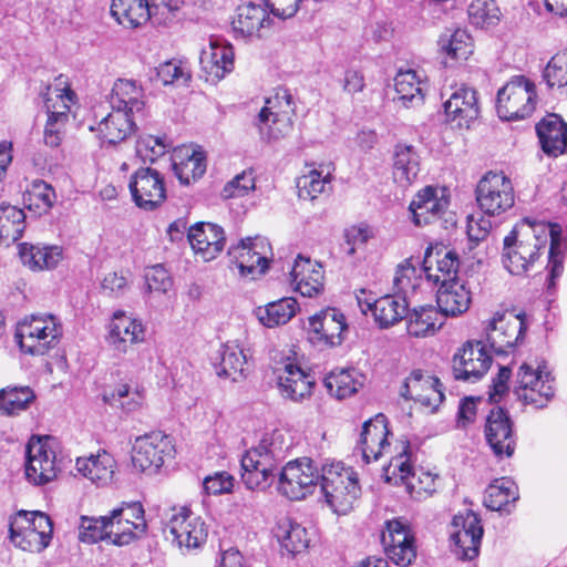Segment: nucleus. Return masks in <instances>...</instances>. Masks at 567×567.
I'll use <instances>...</instances> for the list:
<instances>
[{"mask_svg":"<svg viewBox=\"0 0 567 567\" xmlns=\"http://www.w3.org/2000/svg\"><path fill=\"white\" fill-rule=\"evenodd\" d=\"M288 446L281 431L266 433L257 446L241 457V480L249 489H265L278 477V491L291 501L310 495L320 482L321 467L310 457L289 461L280 472L279 463L285 458Z\"/></svg>","mask_w":567,"mask_h":567,"instance_id":"1","label":"nucleus"},{"mask_svg":"<svg viewBox=\"0 0 567 567\" xmlns=\"http://www.w3.org/2000/svg\"><path fill=\"white\" fill-rule=\"evenodd\" d=\"M548 249L549 278L547 287H555V280L564 271V258L566 243L563 240L561 227L558 224L543 221H529L524 219L516 224L504 238L502 264L503 267L515 276L527 272L536 260Z\"/></svg>","mask_w":567,"mask_h":567,"instance_id":"2","label":"nucleus"},{"mask_svg":"<svg viewBox=\"0 0 567 567\" xmlns=\"http://www.w3.org/2000/svg\"><path fill=\"white\" fill-rule=\"evenodd\" d=\"M320 486L326 503L338 515L347 514L361 492L357 472L338 461L321 465Z\"/></svg>","mask_w":567,"mask_h":567,"instance_id":"3","label":"nucleus"},{"mask_svg":"<svg viewBox=\"0 0 567 567\" xmlns=\"http://www.w3.org/2000/svg\"><path fill=\"white\" fill-rule=\"evenodd\" d=\"M62 333V324L55 316L40 313L19 322L16 339L24 353L43 355L58 344Z\"/></svg>","mask_w":567,"mask_h":567,"instance_id":"4","label":"nucleus"},{"mask_svg":"<svg viewBox=\"0 0 567 567\" xmlns=\"http://www.w3.org/2000/svg\"><path fill=\"white\" fill-rule=\"evenodd\" d=\"M295 103L287 89H278L260 110L256 126L261 140L270 142L288 136L293 127Z\"/></svg>","mask_w":567,"mask_h":567,"instance_id":"5","label":"nucleus"},{"mask_svg":"<svg viewBox=\"0 0 567 567\" xmlns=\"http://www.w3.org/2000/svg\"><path fill=\"white\" fill-rule=\"evenodd\" d=\"M59 443L53 437L32 439L27 446L25 478L35 486L54 481L62 470Z\"/></svg>","mask_w":567,"mask_h":567,"instance_id":"6","label":"nucleus"},{"mask_svg":"<svg viewBox=\"0 0 567 567\" xmlns=\"http://www.w3.org/2000/svg\"><path fill=\"white\" fill-rule=\"evenodd\" d=\"M52 532V522L42 512L21 511L10 519V539L22 550H43L50 544Z\"/></svg>","mask_w":567,"mask_h":567,"instance_id":"7","label":"nucleus"},{"mask_svg":"<svg viewBox=\"0 0 567 567\" xmlns=\"http://www.w3.org/2000/svg\"><path fill=\"white\" fill-rule=\"evenodd\" d=\"M535 86L523 75H516L498 89V118L516 121L528 117L535 110Z\"/></svg>","mask_w":567,"mask_h":567,"instance_id":"8","label":"nucleus"},{"mask_svg":"<svg viewBox=\"0 0 567 567\" xmlns=\"http://www.w3.org/2000/svg\"><path fill=\"white\" fill-rule=\"evenodd\" d=\"M517 395L527 404L544 408L554 396L555 379L545 361L523 363L517 374Z\"/></svg>","mask_w":567,"mask_h":567,"instance_id":"9","label":"nucleus"},{"mask_svg":"<svg viewBox=\"0 0 567 567\" xmlns=\"http://www.w3.org/2000/svg\"><path fill=\"white\" fill-rule=\"evenodd\" d=\"M494 358L493 344L467 341L452 359V372L456 380L476 382L491 369Z\"/></svg>","mask_w":567,"mask_h":567,"instance_id":"10","label":"nucleus"},{"mask_svg":"<svg viewBox=\"0 0 567 567\" xmlns=\"http://www.w3.org/2000/svg\"><path fill=\"white\" fill-rule=\"evenodd\" d=\"M450 547L462 560H471L478 555L483 536L481 519L471 509L454 515L450 524Z\"/></svg>","mask_w":567,"mask_h":567,"instance_id":"11","label":"nucleus"},{"mask_svg":"<svg viewBox=\"0 0 567 567\" xmlns=\"http://www.w3.org/2000/svg\"><path fill=\"white\" fill-rule=\"evenodd\" d=\"M496 194V173L487 172L478 182L476 187V202L481 213L471 215L467 218V236L471 241L484 240L492 230Z\"/></svg>","mask_w":567,"mask_h":567,"instance_id":"12","label":"nucleus"},{"mask_svg":"<svg viewBox=\"0 0 567 567\" xmlns=\"http://www.w3.org/2000/svg\"><path fill=\"white\" fill-rule=\"evenodd\" d=\"M166 530L179 548H199L207 540L208 526L188 507H174L166 524Z\"/></svg>","mask_w":567,"mask_h":567,"instance_id":"13","label":"nucleus"},{"mask_svg":"<svg viewBox=\"0 0 567 567\" xmlns=\"http://www.w3.org/2000/svg\"><path fill=\"white\" fill-rule=\"evenodd\" d=\"M228 254L235 260L240 276L255 279L268 269L272 249L267 238L256 236L229 247Z\"/></svg>","mask_w":567,"mask_h":567,"instance_id":"14","label":"nucleus"},{"mask_svg":"<svg viewBox=\"0 0 567 567\" xmlns=\"http://www.w3.org/2000/svg\"><path fill=\"white\" fill-rule=\"evenodd\" d=\"M128 189L135 205L144 210H154L166 199L164 175L152 167H140L130 177Z\"/></svg>","mask_w":567,"mask_h":567,"instance_id":"15","label":"nucleus"},{"mask_svg":"<svg viewBox=\"0 0 567 567\" xmlns=\"http://www.w3.org/2000/svg\"><path fill=\"white\" fill-rule=\"evenodd\" d=\"M174 446L168 435L162 432H152L136 437L132 464L140 472H156L167 458H173Z\"/></svg>","mask_w":567,"mask_h":567,"instance_id":"16","label":"nucleus"},{"mask_svg":"<svg viewBox=\"0 0 567 567\" xmlns=\"http://www.w3.org/2000/svg\"><path fill=\"white\" fill-rule=\"evenodd\" d=\"M381 544L389 560L406 567L416 558L415 538L409 525L400 519L385 523L381 533Z\"/></svg>","mask_w":567,"mask_h":567,"instance_id":"17","label":"nucleus"},{"mask_svg":"<svg viewBox=\"0 0 567 567\" xmlns=\"http://www.w3.org/2000/svg\"><path fill=\"white\" fill-rule=\"evenodd\" d=\"M348 329L344 315L328 308L309 318L308 339L319 349L340 346Z\"/></svg>","mask_w":567,"mask_h":567,"instance_id":"18","label":"nucleus"},{"mask_svg":"<svg viewBox=\"0 0 567 567\" xmlns=\"http://www.w3.org/2000/svg\"><path fill=\"white\" fill-rule=\"evenodd\" d=\"M458 256L440 245H430L424 254L422 271L427 284L450 287L457 281Z\"/></svg>","mask_w":567,"mask_h":567,"instance_id":"19","label":"nucleus"},{"mask_svg":"<svg viewBox=\"0 0 567 567\" xmlns=\"http://www.w3.org/2000/svg\"><path fill=\"white\" fill-rule=\"evenodd\" d=\"M401 396L420 403L427 412H435L444 400V392L440 380L421 370H414L405 379Z\"/></svg>","mask_w":567,"mask_h":567,"instance_id":"20","label":"nucleus"},{"mask_svg":"<svg viewBox=\"0 0 567 567\" xmlns=\"http://www.w3.org/2000/svg\"><path fill=\"white\" fill-rule=\"evenodd\" d=\"M106 329V343L120 354L126 353L131 346L145 340V327L142 321L123 310L113 312Z\"/></svg>","mask_w":567,"mask_h":567,"instance_id":"21","label":"nucleus"},{"mask_svg":"<svg viewBox=\"0 0 567 567\" xmlns=\"http://www.w3.org/2000/svg\"><path fill=\"white\" fill-rule=\"evenodd\" d=\"M449 205L450 197L445 187L425 186L416 193L409 210L413 224L422 227L439 219Z\"/></svg>","mask_w":567,"mask_h":567,"instance_id":"22","label":"nucleus"},{"mask_svg":"<svg viewBox=\"0 0 567 567\" xmlns=\"http://www.w3.org/2000/svg\"><path fill=\"white\" fill-rule=\"evenodd\" d=\"M236 35L246 39H260L267 37L274 25L267 9L260 4L247 2L240 4L231 21Z\"/></svg>","mask_w":567,"mask_h":567,"instance_id":"23","label":"nucleus"},{"mask_svg":"<svg viewBox=\"0 0 567 567\" xmlns=\"http://www.w3.org/2000/svg\"><path fill=\"white\" fill-rule=\"evenodd\" d=\"M199 63L206 81H220L234 70L233 45L221 38H210L208 45L202 50Z\"/></svg>","mask_w":567,"mask_h":567,"instance_id":"24","label":"nucleus"},{"mask_svg":"<svg viewBox=\"0 0 567 567\" xmlns=\"http://www.w3.org/2000/svg\"><path fill=\"white\" fill-rule=\"evenodd\" d=\"M188 240L194 252L204 261L215 259L224 249V229L213 223H197L188 230Z\"/></svg>","mask_w":567,"mask_h":567,"instance_id":"25","label":"nucleus"},{"mask_svg":"<svg viewBox=\"0 0 567 567\" xmlns=\"http://www.w3.org/2000/svg\"><path fill=\"white\" fill-rule=\"evenodd\" d=\"M315 378L299 365L287 363L278 374V389L284 399L301 403L312 395Z\"/></svg>","mask_w":567,"mask_h":567,"instance_id":"26","label":"nucleus"},{"mask_svg":"<svg viewBox=\"0 0 567 567\" xmlns=\"http://www.w3.org/2000/svg\"><path fill=\"white\" fill-rule=\"evenodd\" d=\"M444 111L450 123L458 128H468L480 113L476 91L468 86L456 89L444 103Z\"/></svg>","mask_w":567,"mask_h":567,"instance_id":"27","label":"nucleus"},{"mask_svg":"<svg viewBox=\"0 0 567 567\" xmlns=\"http://www.w3.org/2000/svg\"><path fill=\"white\" fill-rule=\"evenodd\" d=\"M389 434L386 419L383 414H378L363 423L358 449L365 463L379 460L390 446Z\"/></svg>","mask_w":567,"mask_h":567,"instance_id":"28","label":"nucleus"},{"mask_svg":"<svg viewBox=\"0 0 567 567\" xmlns=\"http://www.w3.org/2000/svg\"><path fill=\"white\" fill-rule=\"evenodd\" d=\"M290 276L295 290L303 297L312 298L323 290L324 272L322 266L310 258L298 256Z\"/></svg>","mask_w":567,"mask_h":567,"instance_id":"29","label":"nucleus"},{"mask_svg":"<svg viewBox=\"0 0 567 567\" xmlns=\"http://www.w3.org/2000/svg\"><path fill=\"white\" fill-rule=\"evenodd\" d=\"M358 302L363 313L371 311L375 323L385 329L394 326L401 321L408 309V301L392 295H385L373 301L365 300L364 302L358 298Z\"/></svg>","mask_w":567,"mask_h":567,"instance_id":"30","label":"nucleus"},{"mask_svg":"<svg viewBox=\"0 0 567 567\" xmlns=\"http://www.w3.org/2000/svg\"><path fill=\"white\" fill-rule=\"evenodd\" d=\"M543 152L553 157L563 154L567 148V124L557 114L546 115L536 125Z\"/></svg>","mask_w":567,"mask_h":567,"instance_id":"31","label":"nucleus"},{"mask_svg":"<svg viewBox=\"0 0 567 567\" xmlns=\"http://www.w3.org/2000/svg\"><path fill=\"white\" fill-rule=\"evenodd\" d=\"M145 92L142 85L132 79H118L112 87V109L125 111L128 115L140 114L145 107Z\"/></svg>","mask_w":567,"mask_h":567,"instance_id":"32","label":"nucleus"},{"mask_svg":"<svg viewBox=\"0 0 567 567\" xmlns=\"http://www.w3.org/2000/svg\"><path fill=\"white\" fill-rule=\"evenodd\" d=\"M75 467L80 474L92 483L106 486L113 481L116 461L109 452L100 451L97 454H91L87 457H78Z\"/></svg>","mask_w":567,"mask_h":567,"instance_id":"33","label":"nucleus"},{"mask_svg":"<svg viewBox=\"0 0 567 567\" xmlns=\"http://www.w3.org/2000/svg\"><path fill=\"white\" fill-rule=\"evenodd\" d=\"M74 102L75 93L70 89L66 78L60 75L55 79V83L48 87L45 95L48 120L52 123L65 124Z\"/></svg>","mask_w":567,"mask_h":567,"instance_id":"34","label":"nucleus"},{"mask_svg":"<svg viewBox=\"0 0 567 567\" xmlns=\"http://www.w3.org/2000/svg\"><path fill=\"white\" fill-rule=\"evenodd\" d=\"M421 172L417 150L405 143H398L393 148V178L402 187L412 185Z\"/></svg>","mask_w":567,"mask_h":567,"instance_id":"35","label":"nucleus"},{"mask_svg":"<svg viewBox=\"0 0 567 567\" xmlns=\"http://www.w3.org/2000/svg\"><path fill=\"white\" fill-rule=\"evenodd\" d=\"M19 256L22 264L32 271L51 270L63 258L60 246H41L22 243L19 246Z\"/></svg>","mask_w":567,"mask_h":567,"instance_id":"36","label":"nucleus"},{"mask_svg":"<svg viewBox=\"0 0 567 567\" xmlns=\"http://www.w3.org/2000/svg\"><path fill=\"white\" fill-rule=\"evenodd\" d=\"M333 165L319 164L311 167L306 174L300 176L297 181L298 196L300 199L313 200L320 194L327 193L331 189V182L333 179Z\"/></svg>","mask_w":567,"mask_h":567,"instance_id":"37","label":"nucleus"},{"mask_svg":"<svg viewBox=\"0 0 567 567\" xmlns=\"http://www.w3.org/2000/svg\"><path fill=\"white\" fill-rule=\"evenodd\" d=\"M364 375L354 368L333 370L328 373L323 384L328 393L337 399L344 400L354 395L364 384Z\"/></svg>","mask_w":567,"mask_h":567,"instance_id":"38","label":"nucleus"},{"mask_svg":"<svg viewBox=\"0 0 567 567\" xmlns=\"http://www.w3.org/2000/svg\"><path fill=\"white\" fill-rule=\"evenodd\" d=\"M173 171L181 184L189 185L206 172V158L200 150L183 148L175 152Z\"/></svg>","mask_w":567,"mask_h":567,"instance_id":"39","label":"nucleus"},{"mask_svg":"<svg viewBox=\"0 0 567 567\" xmlns=\"http://www.w3.org/2000/svg\"><path fill=\"white\" fill-rule=\"evenodd\" d=\"M440 52L445 65L465 61L473 53V41L466 30L455 29L444 32L439 40Z\"/></svg>","mask_w":567,"mask_h":567,"instance_id":"40","label":"nucleus"},{"mask_svg":"<svg viewBox=\"0 0 567 567\" xmlns=\"http://www.w3.org/2000/svg\"><path fill=\"white\" fill-rule=\"evenodd\" d=\"M134 121L125 111L112 109L103 117L97 127L90 126L91 131H96L99 137L109 144H116L124 141L133 131Z\"/></svg>","mask_w":567,"mask_h":567,"instance_id":"41","label":"nucleus"},{"mask_svg":"<svg viewBox=\"0 0 567 567\" xmlns=\"http://www.w3.org/2000/svg\"><path fill=\"white\" fill-rule=\"evenodd\" d=\"M111 14L124 28L142 27L151 20L150 0H112Z\"/></svg>","mask_w":567,"mask_h":567,"instance_id":"42","label":"nucleus"},{"mask_svg":"<svg viewBox=\"0 0 567 567\" xmlns=\"http://www.w3.org/2000/svg\"><path fill=\"white\" fill-rule=\"evenodd\" d=\"M436 303L441 316L456 317L468 309L471 295L463 285L455 281L450 287H439Z\"/></svg>","mask_w":567,"mask_h":567,"instance_id":"43","label":"nucleus"},{"mask_svg":"<svg viewBox=\"0 0 567 567\" xmlns=\"http://www.w3.org/2000/svg\"><path fill=\"white\" fill-rule=\"evenodd\" d=\"M444 320L437 308L434 306H423L413 309L406 320L408 333L415 338H425L434 334L442 326Z\"/></svg>","mask_w":567,"mask_h":567,"instance_id":"44","label":"nucleus"},{"mask_svg":"<svg viewBox=\"0 0 567 567\" xmlns=\"http://www.w3.org/2000/svg\"><path fill=\"white\" fill-rule=\"evenodd\" d=\"M274 533L281 548L292 556L305 551L309 546L307 529L290 518L280 519Z\"/></svg>","mask_w":567,"mask_h":567,"instance_id":"45","label":"nucleus"},{"mask_svg":"<svg viewBox=\"0 0 567 567\" xmlns=\"http://www.w3.org/2000/svg\"><path fill=\"white\" fill-rule=\"evenodd\" d=\"M426 87L423 75L412 69L400 70L394 78V89L404 104L422 103Z\"/></svg>","mask_w":567,"mask_h":567,"instance_id":"46","label":"nucleus"},{"mask_svg":"<svg viewBox=\"0 0 567 567\" xmlns=\"http://www.w3.org/2000/svg\"><path fill=\"white\" fill-rule=\"evenodd\" d=\"M297 300L289 297L269 302L265 307H258L255 310V315L262 326L275 328L289 322L297 313Z\"/></svg>","mask_w":567,"mask_h":567,"instance_id":"47","label":"nucleus"},{"mask_svg":"<svg viewBox=\"0 0 567 567\" xmlns=\"http://www.w3.org/2000/svg\"><path fill=\"white\" fill-rule=\"evenodd\" d=\"M220 363L216 369L218 377L237 382L245 378L247 357L236 343H226L220 352Z\"/></svg>","mask_w":567,"mask_h":567,"instance_id":"48","label":"nucleus"},{"mask_svg":"<svg viewBox=\"0 0 567 567\" xmlns=\"http://www.w3.org/2000/svg\"><path fill=\"white\" fill-rule=\"evenodd\" d=\"M109 533L111 534V544L116 546H126L136 539L145 536L147 530L146 520L127 523L121 517H115L114 513L109 515Z\"/></svg>","mask_w":567,"mask_h":567,"instance_id":"49","label":"nucleus"},{"mask_svg":"<svg viewBox=\"0 0 567 567\" xmlns=\"http://www.w3.org/2000/svg\"><path fill=\"white\" fill-rule=\"evenodd\" d=\"M400 451L391 458L388 466L384 467V476L386 482L394 485H403L414 473L411 462V446L408 441L400 443Z\"/></svg>","mask_w":567,"mask_h":567,"instance_id":"50","label":"nucleus"},{"mask_svg":"<svg viewBox=\"0 0 567 567\" xmlns=\"http://www.w3.org/2000/svg\"><path fill=\"white\" fill-rule=\"evenodd\" d=\"M425 281L422 267L416 268L411 260H405L398 266L393 285L398 293L402 295V299L413 297Z\"/></svg>","mask_w":567,"mask_h":567,"instance_id":"51","label":"nucleus"},{"mask_svg":"<svg viewBox=\"0 0 567 567\" xmlns=\"http://www.w3.org/2000/svg\"><path fill=\"white\" fill-rule=\"evenodd\" d=\"M104 401L124 413H133L141 410L144 404V390L137 385L132 388L128 384H120L111 394L104 395Z\"/></svg>","mask_w":567,"mask_h":567,"instance_id":"52","label":"nucleus"},{"mask_svg":"<svg viewBox=\"0 0 567 567\" xmlns=\"http://www.w3.org/2000/svg\"><path fill=\"white\" fill-rule=\"evenodd\" d=\"M34 399L29 386H7L0 391V410L7 415H16L25 411Z\"/></svg>","mask_w":567,"mask_h":567,"instance_id":"53","label":"nucleus"},{"mask_svg":"<svg viewBox=\"0 0 567 567\" xmlns=\"http://www.w3.org/2000/svg\"><path fill=\"white\" fill-rule=\"evenodd\" d=\"M25 214L11 205H0V240L17 241L24 231Z\"/></svg>","mask_w":567,"mask_h":567,"instance_id":"54","label":"nucleus"},{"mask_svg":"<svg viewBox=\"0 0 567 567\" xmlns=\"http://www.w3.org/2000/svg\"><path fill=\"white\" fill-rule=\"evenodd\" d=\"M498 323L502 324L498 330H502L501 336L504 337L502 342L507 348H514L523 339L527 329L525 313L523 312L512 311L502 316L498 315Z\"/></svg>","mask_w":567,"mask_h":567,"instance_id":"55","label":"nucleus"},{"mask_svg":"<svg viewBox=\"0 0 567 567\" xmlns=\"http://www.w3.org/2000/svg\"><path fill=\"white\" fill-rule=\"evenodd\" d=\"M79 539L87 544H95L102 540L111 544V534L109 533V516H81L79 525Z\"/></svg>","mask_w":567,"mask_h":567,"instance_id":"56","label":"nucleus"},{"mask_svg":"<svg viewBox=\"0 0 567 567\" xmlns=\"http://www.w3.org/2000/svg\"><path fill=\"white\" fill-rule=\"evenodd\" d=\"M156 75L163 85H185L192 78L187 63L176 59L161 63Z\"/></svg>","mask_w":567,"mask_h":567,"instance_id":"57","label":"nucleus"},{"mask_svg":"<svg viewBox=\"0 0 567 567\" xmlns=\"http://www.w3.org/2000/svg\"><path fill=\"white\" fill-rule=\"evenodd\" d=\"M29 207H34L39 213H47L55 203L56 195L51 185L44 181H34L24 195Z\"/></svg>","mask_w":567,"mask_h":567,"instance_id":"58","label":"nucleus"},{"mask_svg":"<svg viewBox=\"0 0 567 567\" xmlns=\"http://www.w3.org/2000/svg\"><path fill=\"white\" fill-rule=\"evenodd\" d=\"M171 145L166 143L165 137L153 135L142 136L136 142V156L143 163H154L157 158L162 157L169 150Z\"/></svg>","mask_w":567,"mask_h":567,"instance_id":"59","label":"nucleus"},{"mask_svg":"<svg viewBox=\"0 0 567 567\" xmlns=\"http://www.w3.org/2000/svg\"><path fill=\"white\" fill-rule=\"evenodd\" d=\"M496 17L495 0H474L468 7V18L473 25L481 29H493Z\"/></svg>","mask_w":567,"mask_h":567,"instance_id":"60","label":"nucleus"},{"mask_svg":"<svg viewBox=\"0 0 567 567\" xmlns=\"http://www.w3.org/2000/svg\"><path fill=\"white\" fill-rule=\"evenodd\" d=\"M496 396V379H492L488 391V399L485 400L482 396H470L461 401L458 408V425L465 427L467 424L474 421L477 410L481 405L492 403Z\"/></svg>","mask_w":567,"mask_h":567,"instance_id":"61","label":"nucleus"},{"mask_svg":"<svg viewBox=\"0 0 567 567\" xmlns=\"http://www.w3.org/2000/svg\"><path fill=\"white\" fill-rule=\"evenodd\" d=\"M404 486L412 498H426L435 491V475L423 470L414 471Z\"/></svg>","mask_w":567,"mask_h":567,"instance_id":"62","label":"nucleus"},{"mask_svg":"<svg viewBox=\"0 0 567 567\" xmlns=\"http://www.w3.org/2000/svg\"><path fill=\"white\" fill-rule=\"evenodd\" d=\"M516 447V441L513 433V422L507 412L498 408V457L506 455L511 457Z\"/></svg>","mask_w":567,"mask_h":567,"instance_id":"63","label":"nucleus"},{"mask_svg":"<svg viewBox=\"0 0 567 567\" xmlns=\"http://www.w3.org/2000/svg\"><path fill=\"white\" fill-rule=\"evenodd\" d=\"M544 79L549 87L567 89V52L550 59L544 70Z\"/></svg>","mask_w":567,"mask_h":567,"instance_id":"64","label":"nucleus"}]
</instances>
